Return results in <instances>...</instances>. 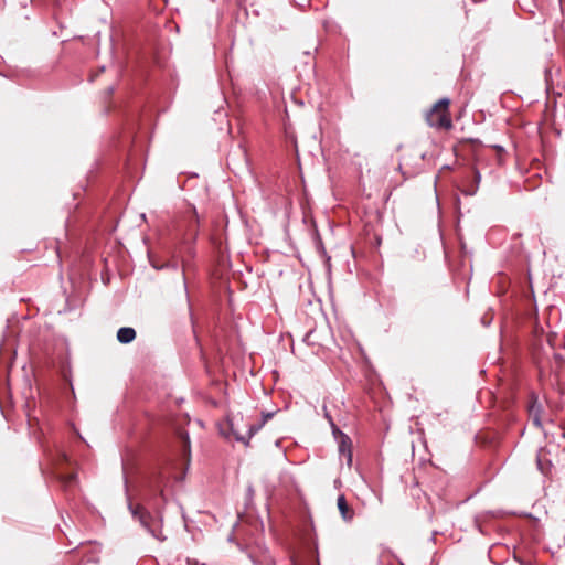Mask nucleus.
Listing matches in <instances>:
<instances>
[{
  "label": "nucleus",
  "instance_id": "obj_1",
  "mask_svg": "<svg viewBox=\"0 0 565 565\" xmlns=\"http://www.w3.org/2000/svg\"><path fill=\"white\" fill-rule=\"evenodd\" d=\"M149 498L147 499L150 509L142 504H134L128 502V509L139 524L156 540L164 542L167 536L163 534L162 527L164 523V508L167 497L163 489V480L161 476L151 480L148 484Z\"/></svg>",
  "mask_w": 565,
  "mask_h": 565
},
{
  "label": "nucleus",
  "instance_id": "obj_2",
  "mask_svg": "<svg viewBox=\"0 0 565 565\" xmlns=\"http://www.w3.org/2000/svg\"><path fill=\"white\" fill-rule=\"evenodd\" d=\"M449 104L448 98H441L427 111L426 121L430 127L439 129H450L452 127L448 111Z\"/></svg>",
  "mask_w": 565,
  "mask_h": 565
},
{
  "label": "nucleus",
  "instance_id": "obj_3",
  "mask_svg": "<svg viewBox=\"0 0 565 565\" xmlns=\"http://www.w3.org/2000/svg\"><path fill=\"white\" fill-rule=\"evenodd\" d=\"M544 413L543 405L539 402L537 396L532 395L529 404V416L534 426L542 428V414Z\"/></svg>",
  "mask_w": 565,
  "mask_h": 565
},
{
  "label": "nucleus",
  "instance_id": "obj_4",
  "mask_svg": "<svg viewBox=\"0 0 565 565\" xmlns=\"http://www.w3.org/2000/svg\"><path fill=\"white\" fill-rule=\"evenodd\" d=\"M340 435L339 440V451L341 455L347 457V463L351 466L352 463V441L350 437L342 431H337Z\"/></svg>",
  "mask_w": 565,
  "mask_h": 565
},
{
  "label": "nucleus",
  "instance_id": "obj_5",
  "mask_svg": "<svg viewBox=\"0 0 565 565\" xmlns=\"http://www.w3.org/2000/svg\"><path fill=\"white\" fill-rule=\"evenodd\" d=\"M231 426H232L233 434L235 435V439L237 441L244 443L245 445H248L249 439L264 426V422H260L259 424L248 425L246 435H241V434L236 433L233 428V424H231Z\"/></svg>",
  "mask_w": 565,
  "mask_h": 565
},
{
  "label": "nucleus",
  "instance_id": "obj_6",
  "mask_svg": "<svg viewBox=\"0 0 565 565\" xmlns=\"http://www.w3.org/2000/svg\"><path fill=\"white\" fill-rule=\"evenodd\" d=\"M136 339V330L131 327H121L117 331V340L122 344H128Z\"/></svg>",
  "mask_w": 565,
  "mask_h": 565
},
{
  "label": "nucleus",
  "instance_id": "obj_7",
  "mask_svg": "<svg viewBox=\"0 0 565 565\" xmlns=\"http://www.w3.org/2000/svg\"><path fill=\"white\" fill-rule=\"evenodd\" d=\"M337 505L340 514L344 521H351L353 518V511L349 508V504L343 494L338 497Z\"/></svg>",
  "mask_w": 565,
  "mask_h": 565
},
{
  "label": "nucleus",
  "instance_id": "obj_8",
  "mask_svg": "<svg viewBox=\"0 0 565 565\" xmlns=\"http://www.w3.org/2000/svg\"><path fill=\"white\" fill-rule=\"evenodd\" d=\"M249 558L254 565H275V559L267 552H262L259 554H249Z\"/></svg>",
  "mask_w": 565,
  "mask_h": 565
},
{
  "label": "nucleus",
  "instance_id": "obj_9",
  "mask_svg": "<svg viewBox=\"0 0 565 565\" xmlns=\"http://www.w3.org/2000/svg\"><path fill=\"white\" fill-rule=\"evenodd\" d=\"M180 440L182 456L189 460L191 456V443L189 434L186 431H180Z\"/></svg>",
  "mask_w": 565,
  "mask_h": 565
},
{
  "label": "nucleus",
  "instance_id": "obj_10",
  "mask_svg": "<svg viewBox=\"0 0 565 565\" xmlns=\"http://www.w3.org/2000/svg\"><path fill=\"white\" fill-rule=\"evenodd\" d=\"M150 264L151 266L154 268V269H164V268H169V269H173V270H177L178 267H179V263L177 260H171V262H167L162 265H159L157 262H154L153 259L150 258Z\"/></svg>",
  "mask_w": 565,
  "mask_h": 565
},
{
  "label": "nucleus",
  "instance_id": "obj_11",
  "mask_svg": "<svg viewBox=\"0 0 565 565\" xmlns=\"http://www.w3.org/2000/svg\"><path fill=\"white\" fill-rule=\"evenodd\" d=\"M473 180H475L473 188L471 190L463 191V193L466 195H473L477 192V189H478L480 180H481V175H480V172L478 170H473Z\"/></svg>",
  "mask_w": 565,
  "mask_h": 565
},
{
  "label": "nucleus",
  "instance_id": "obj_12",
  "mask_svg": "<svg viewBox=\"0 0 565 565\" xmlns=\"http://www.w3.org/2000/svg\"><path fill=\"white\" fill-rule=\"evenodd\" d=\"M182 266H183V268H182L183 290H184L186 302L190 306V296H189L188 282H186L185 270H184V266H185L184 262H182Z\"/></svg>",
  "mask_w": 565,
  "mask_h": 565
},
{
  "label": "nucleus",
  "instance_id": "obj_13",
  "mask_svg": "<svg viewBox=\"0 0 565 565\" xmlns=\"http://www.w3.org/2000/svg\"><path fill=\"white\" fill-rule=\"evenodd\" d=\"M324 416L329 420V423H330V425L332 427L333 434L337 436V431H339L340 429L335 426V424L333 423L332 417L329 415V413L327 411H326Z\"/></svg>",
  "mask_w": 565,
  "mask_h": 565
},
{
  "label": "nucleus",
  "instance_id": "obj_14",
  "mask_svg": "<svg viewBox=\"0 0 565 565\" xmlns=\"http://www.w3.org/2000/svg\"><path fill=\"white\" fill-rule=\"evenodd\" d=\"M76 479V475L75 473H70L67 476L64 477V482L66 484H71L72 482H74Z\"/></svg>",
  "mask_w": 565,
  "mask_h": 565
},
{
  "label": "nucleus",
  "instance_id": "obj_15",
  "mask_svg": "<svg viewBox=\"0 0 565 565\" xmlns=\"http://www.w3.org/2000/svg\"><path fill=\"white\" fill-rule=\"evenodd\" d=\"M253 495H254V488H253V486H248V488H247V497H248V499H252Z\"/></svg>",
  "mask_w": 565,
  "mask_h": 565
},
{
  "label": "nucleus",
  "instance_id": "obj_16",
  "mask_svg": "<svg viewBox=\"0 0 565 565\" xmlns=\"http://www.w3.org/2000/svg\"><path fill=\"white\" fill-rule=\"evenodd\" d=\"M273 415H274V413L264 414L262 422H264V424H265L269 418L273 417Z\"/></svg>",
  "mask_w": 565,
  "mask_h": 565
},
{
  "label": "nucleus",
  "instance_id": "obj_17",
  "mask_svg": "<svg viewBox=\"0 0 565 565\" xmlns=\"http://www.w3.org/2000/svg\"><path fill=\"white\" fill-rule=\"evenodd\" d=\"M476 526L478 527V531L481 533V534H486V531L483 530V527L480 525L478 519L476 520Z\"/></svg>",
  "mask_w": 565,
  "mask_h": 565
},
{
  "label": "nucleus",
  "instance_id": "obj_18",
  "mask_svg": "<svg viewBox=\"0 0 565 565\" xmlns=\"http://www.w3.org/2000/svg\"><path fill=\"white\" fill-rule=\"evenodd\" d=\"M60 458L62 461H65V462L68 460L66 454H64V452L60 454Z\"/></svg>",
  "mask_w": 565,
  "mask_h": 565
},
{
  "label": "nucleus",
  "instance_id": "obj_19",
  "mask_svg": "<svg viewBox=\"0 0 565 565\" xmlns=\"http://www.w3.org/2000/svg\"><path fill=\"white\" fill-rule=\"evenodd\" d=\"M114 89H115V88H114L113 86H110V87L108 88V94H113Z\"/></svg>",
  "mask_w": 565,
  "mask_h": 565
}]
</instances>
